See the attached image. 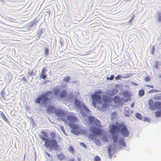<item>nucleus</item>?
<instances>
[{"label":"nucleus","instance_id":"f257e3e1","mask_svg":"<svg viewBox=\"0 0 161 161\" xmlns=\"http://www.w3.org/2000/svg\"><path fill=\"white\" fill-rule=\"evenodd\" d=\"M41 133L43 136H41L42 139L45 141L44 145L47 148H50L51 149L53 148L55 150H57L59 148V145L55 138L56 137V134L54 132H51L50 133V135L51 139H49L46 138L48 136L46 132L44 131H41Z\"/></svg>","mask_w":161,"mask_h":161},{"label":"nucleus","instance_id":"f03ea898","mask_svg":"<svg viewBox=\"0 0 161 161\" xmlns=\"http://www.w3.org/2000/svg\"><path fill=\"white\" fill-rule=\"evenodd\" d=\"M118 125V126L115 125H112L110 130V132L112 134V138L114 143L116 142L117 141V136L114 135L116 131L117 132L120 131L122 135L125 137L128 136L129 134V132L127 126L123 124H120Z\"/></svg>","mask_w":161,"mask_h":161},{"label":"nucleus","instance_id":"7ed1b4c3","mask_svg":"<svg viewBox=\"0 0 161 161\" xmlns=\"http://www.w3.org/2000/svg\"><path fill=\"white\" fill-rule=\"evenodd\" d=\"M148 104L150 108L152 110H154L156 108L157 109L160 110L155 112L156 117H161V102L155 101L153 103V101L152 99H150L148 101Z\"/></svg>","mask_w":161,"mask_h":161},{"label":"nucleus","instance_id":"20e7f679","mask_svg":"<svg viewBox=\"0 0 161 161\" xmlns=\"http://www.w3.org/2000/svg\"><path fill=\"white\" fill-rule=\"evenodd\" d=\"M52 92L50 91H47L45 93L42 94L40 97L37 98L36 100V102L37 103H40L42 101V104L45 106L46 104V103L49 101V99L48 96L51 95Z\"/></svg>","mask_w":161,"mask_h":161},{"label":"nucleus","instance_id":"39448f33","mask_svg":"<svg viewBox=\"0 0 161 161\" xmlns=\"http://www.w3.org/2000/svg\"><path fill=\"white\" fill-rule=\"evenodd\" d=\"M72 129V132L75 135L80 134L81 135H85L86 134V130L84 129H80L79 127L77 125L71 123L69 125Z\"/></svg>","mask_w":161,"mask_h":161},{"label":"nucleus","instance_id":"423d86ee","mask_svg":"<svg viewBox=\"0 0 161 161\" xmlns=\"http://www.w3.org/2000/svg\"><path fill=\"white\" fill-rule=\"evenodd\" d=\"M54 112L56 116L60 117L62 120L65 121L66 119L64 118L66 114L65 112L60 108H57L55 110Z\"/></svg>","mask_w":161,"mask_h":161},{"label":"nucleus","instance_id":"0eeeda50","mask_svg":"<svg viewBox=\"0 0 161 161\" xmlns=\"http://www.w3.org/2000/svg\"><path fill=\"white\" fill-rule=\"evenodd\" d=\"M102 92L100 91L95 92L94 94H93L91 96V98L93 101H95L99 103H101V97L99 94L102 93Z\"/></svg>","mask_w":161,"mask_h":161},{"label":"nucleus","instance_id":"6e6552de","mask_svg":"<svg viewBox=\"0 0 161 161\" xmlns=\"http://www.w3.org/2000/svg\"><path fill=\"white\" fill-rule=\"evenodd\" d=\"M75 104L76 107L78 108H80L82 107L83 108L84 111L86 112L89 113L90 110L88 109L83 103H81L78 101L76 99L75 100Z\"/></svg>","mask_w":161,"mask_h":161},{"label":"nucleus","instance_id":"1a4fd4ad","mask_svg":"<svg viewBox=\"0 0 161 161\" xmlns=\"http://www.w3.org/2000/svg\"><path fill=\"white\" fill-rule=\"evenodd\" d=\"M88 121L91 123H94L98 128L101 127V125L100 124V122L99 120L97 119H95L94 117L92 116L89 117Z\"/></svg>","mask_w":161,"mask_h":161},{"label":"nucleus","instance_id":"9d476101","mask_svg":"<svg viewBox=\"0 0 161 161\" xmlns=\"http://www.w3.org/2000/svg\"><path fill=\"white\" fill-rule=\"evenodd\" d=\"M123 95L124 97L127 98L126 99H125L123 98V102H127L131 100L130 97L131 95V94L130 92L127 90L125 91L123 93Z\"/></svg>","mask_w":161,"mask_h":161},{"label":"nucleus","instance_id":"9b49d317","mask_svg":"<svg viewBox=\"0 0 161 161\" xmlns=\"http://www.w3.org/2000/svg\"><path fill=\"white\" fill-rule=\"evenodd\" d=\"M66 119L65 121H63L64 122H67L68 120H69L70 122H75L77 120L76 118L75 117L73 114H70L68 116L65 115L64 117Z\"/></svg>","mask_w":161,"mask_h":161},{"label":"nucleus","instance_id":"f8f14e48","mask_svg":"<svg viewBox=\"0 0 161 161\" xmlns=\"http://www.w3.org/2000/svg\"><path fill=\"white\" fill-rule=\"evenodd\" d=\"M91 130L92 133L96 135H99L101 133L102 130L99 128L92 126L91 127Z\"/></svg>","mask_w":161,"mask_h":161},{"label":"nucleus","instance_id":"ddd939ff","mask_svg":"<svg viewBox=\"0 0 161 161\" xmlns=\"http://www.w3.org/2000/svg\"><path fill=\"white\" fill-rule=\"evenodd\" d=\"M103 101L105 103L103 104L102 108H105L109 106L108 103H109V99L106 97H103Z\"/></svg>","mask_w":161,"mask_h":161},{"label":"nucleus","instance_id":"4468645a","mask_svg":"<svg viewBox=\"0 0 161 161\" xmlns=\"http://www.w3.org/2000/svg\"><path fill=\"white\" fill-rule=\"evenodd\" d=\"M46 72V69L44 68H43L41 72L42 74L40 75V77L42 79H44L46 78V76L45 75Z\"/></svg>","mask_w":161,"mask_h":161},{"label":"nucleus","instance_id":"2eb2a0df","mask_svg":"<svg viewBox=\"0 0 161 161\" xmlns=\"http://www.w3.org/2000/svg\"><path fill=\"white\" fill-rule=\"evenodd\" d=\"M123 98L120 99V97L118 96H115L114 99V101L116 103H119L121 100H123Z\"/></svg>","mask_w":161,"mask_h":161},{"label":"nucleus","instance_id":"dca6fc26","mask_svg":"<svg viewBox=\"0 0 161 161\" xmlns=\"http://www.w3.org/2000/svg\"><path fill=\"white\" fill-rule=\"evenodd\" d=\"M55 109V108L53 106H50L47 109V112L48 113H53L54 112Z\"/></svg>","mask_w":161,"mask_h":161},{"label":"nucleus","instance_id":"f3484780","mask_svg":"<svg viewBox=\"0 0 161 161\" xmlns=\"http://www.w3.org/2000/svg\"><path fill=\"white\" fill-rule=\"evenodd\" d=\"M66 95V91L65 90H63L60 92L59 96L60 97L64 98L65 97Z\"/></svg>","mask_w":161,"mask_h":161},{"label":"nucleus","instance_id":"a211bd4d","mask_svg":"<svg viewBox=\"0 0 161 161\" xmlns=\"http://www.w3.org/2000/svg\"><path fill=\"white\" fill-rule=\"evenodd\" d=\"M119 143L120 145L124 147H125L126 146V144L124 142V140L122 139H119Z\"/></svg>","mask_w":161,"mask_h":161},{"label":"nucleus","instance_id":"6ab92c4d","mask_svg":"<svg viewBox=\"0 0 161 161\" xmlns=\"http://www.w3.org/2000/svg\"><path fill=\"white\" fill-rule=\"evenodd\" d=\"M118 92V90L116 89H114L110 92V94L112 95L116 94Z\"/></svg>","mask_w":161,"mask_h":161},{"label":"nucleus","instance_id":"aec40b11","mask_svg":"<svg viewBox=\"0 0 161 161\" xmlns=\"http://www.w3.org/2000/svg\"><path fill=\"white\" fill-rule=\"evenodd\" d=\"M70 77L69 75L65 76L63 80L65 82H68L70 80Z\"/></svg>","mask_w":161,"mask_h":161},{"label":"nucleus","instance_id":"412c9836","mask_svg":"<svg viewBox=\"0 0 161 161\" xmlns=\"http://www.w3.org/2000/svg\"><path fill=\"white\" fill-rule=\"evenodd\" d=\"M0 114H1V115L2 116V118L5 121H6L7 120V119L5 115L4 114L3 112L0 111Z\"/></svg>","mask_w":161,"mask_h":161},{"label":"nucleus","instance_id":"4be33fe9","mask_svg":"<svg viewBox=\"0 0 161 161\" xmlns=\"http://www.w3.org/2000/svg\"><path fill=\"white\" fill-rule=\"evenodd\" d=\"M155 68L157 69H159L160 67V64L159 62L158 61H156L155 62Z\"/></svg>","mask_w":161,"mask_h":161},{"label":"nucleus","instance_id":"5701e85b","mask_svg":"<svg viewBox=\"0 0 161 161\" xmlns=\"http://www.w3.org/2000/svg\"><path fill=\"white\" fill-rule=\"evenodd\" d=\"M144 94V92L143 90H140L138 92V95L142 97Z\"/></svg>","mask_w":161,"mask_h":161},{"label":"nucleus","instance_id":"b1692460","mask_svg":"<svg viewBox=\"0 0 161 161\" xmlns=\"http://www.w3.org/2000/svg\"><path fill=\"white\" fill-rule=\"evenodd\" d=\"M101 160V158L100 157L98 156H96L93 160V161H100Z\"/></svg>","mask_w":161,"mask_h":161},{"label":"nucleus","instance_id":"393cba45","mask_svg":"<svg viewBox=\"0 0 161 161\" xmlns=\"http://www.w3.org/2000/svg\"><path fill=\"white\" fill-rule=\"evenodd\" d=\"M59 90L58 89H55L54 90V94L55 95H57L59 92Z\"/></svg>","mask_w":161,"mask_h":161},{"label":"nucleus","instance_id":"a878e982","mask_svg":"<svg viewBox=\"0 0 161 161\" xmlns=\"http://www.w3.org/2000/svg\"><path fill=\"white\" fill-rule=\"evenodd\" d=\"M136 118L139 119H142V117L141 115L139 113H137L136 114Z\"/></svg>","mask_w":161,"mask_h":161},{"label":"nucleus","instance_id":"bb28decb","mask_svg":"<svg viewBox=\"0 0 161 161\" xmlns=\"http://www.w3.org/2000/svg\"><path fill=\"white\" fill-rule=\"evenodd\" d=\"M69 151L71 152L72 154L74 153V149L72 146H70L69 148Z\"/></svg>","mask_w":161,"mask_h":161},{"label":"nucleus","instance_id":"cd10ccee","mask_svg":"<svg viewBox=\"0 0 161 161\" xmlns=\"http://www.w3.org/2000/svg\"><path fill=\"white\" fill-rule=\"evenodd\" d=\"M58 157L60 160H62L64 157V156L62 154H59Z\"/></svg>","mask_w":161,"mask_h":161},{"label":"nucleus","instance_id":"c85d7f7f","mask_svg":"<svg viewBox=\"0 0 161 161\" xmlns=\"http://www.w3.org/2000/svg\"><path fill=\"white\" fill-rule=\"evenodd\" d=\"M158 92V91L157 90H151L149 91L148 93H150L153 92Z\"/></svg>","mask_w":161,"mask_h":161},{"label":"nucleus","instance_id":"c756f323","mask_svg":"<svg viewBox=\"0 0 161 161\" xmlns=\"http://www.w3.org/2000/svg\"><path fill=\"white\" fill-rule=\"evenodd\" d=\"M48 53V50L47 48H46L44 50V53L46 55H47Z\"/></svg>","mask_w":161,"mask_h":161},{"label":"nucleus","instance_id":"7c9ffc66","mask_svg":"<svg viewBox=\"0 0 161 161\" xmlns=\"http://www.w3.org/2000/svg\"><path fill=\"white\" fill-rule=\"evenodd\" d=\"M145 80L147 82H149L150 80V78L148 77H147L145 79Z\"/></svg>","mask_w":161,"mask_h":161},{"label":"nucleus","instance_id":"2f4dec72","mask_svg":"<svg viewBox=\"0 0 161 161\" xmlns=\"http://www.w3.org/2000/svg\"><path fill=\"white\" fill-rule=\"evenodd\" d=\"M103 140L105 142H107L108 141V139L107 137L104 136L103 138Z\"/></svg>","mask_w":161,"mask_h":161},{"label":"nucleus","instance_id":"473e14b6","mask_svg":"<svg viewBox=\"0 0 161 161\" xmlns=\"http://www.w3.org/2000/svg\"><path fill=\"white\" fill-rule=\"evenodd\" d=\"M121 76L120 75H118L115 78V79L116 80H119L120 79V78H121Z\"/></svg>","mask_w":161,"mask_h":161},{"label":"nucleus","instance_id":"72a5a7b5","mask_svg":"<svg viewBox=\"0 0 161 161\" xmlns=\"http://www.w3.org/2000/svg\"><path fill=\"white\" fill-rule=\"evenodd\" d=\"M114 78V76L113 75H112L110 76L109 78L108 79L110 80H113Z\"/></svg>","mask_w":161,"mask_h":161},{"label":"nucleus","instance_id":"f704fd0d","mask_svg":"<svg viewBox=\"0 0 161 161\" xmlns=\"http://www.w3.org/2000/svg\"><path fill=\"white\" fill-rule=\"evenodd\" d=\"M80 145L84 147V148L86 147V146L84 143L82 142H80Z\"/></svg>","mask_w":161,"mask_h":161},{"label":"nucleus","instance_id":"c9c22d12","mask_svg":"<svg viewBox=\"0 0 161 161\" xmlns=\"http://www.w3.org/2000/svg\"><path fill=\"white\" fill-rule=\"evenodd\" d=\"M95 101H93L92 102V104L93 106L95 107H96L97 105H96V102Z\"/></svg>","mask_w":161,"mask_h":161},{"label":"nucleus","instance_id":"e433bc0d","mask_svg":"<svg viewBox=\"0 0 161 161\" xmlns=\"http://www.w3.org/2000/svg\"><path fill=\"white\" fill-rule=\"evenodd\" d=\"M158 19L159 21H161V14H160L158 15Z\"/></svg>","mask_w":161,"mask_h":161},{"label":"nucleus","instance_id":"4c0bfd02","mask_svg":"<svg viewBox=\"0 0 161 161\" xmlns=\"http://www.w3.org/2000/svg\"><path fill=\"white\" fill-rule=\"evenodd\" d=\"M112 147V146H111L109 147V148H108V151L109 153H111V150L110 148Z\"/></svg>","mask_w":161,"mask_h":161},{"label":"nucleus","instance_id":"58836bf2","mask_svg":"<svg viewBox=\"0 0 161 161\" xmlns=\"http://www.w3.org/2000/svg\"><path fill=\"white\" fill-rule=\"evenodd\" d=\"M146 86L149 87L150 88H153V87L152 86L150 85H147Z\"/></svg>","mask_w":161,"mask_h":161},{"label":"nucleus","instance_id":"ea45409f","mask_svg":"<svg viewBox=\"0 0 161 161\" xmlns=\"http://www.w3.org/2000/svg\"><path fill=\"white\" fill-rule=\"evenodd\" d=\"M130 106L132 108H133L134 107V103H132L131 105H130Z\"/></svg>","mask_w":161,"mask_h":161},{"label":"nucleus","instance_id":"a19ab883","mask_svg":"<svg viewBox=\"0 0 161 161\" xmlns=\"http://www.w3.org/2000/svg\"><path fill=\"white\" fill-rule=\"evenodd\" d=\"M47 154L48 156V157H50L51 156L50 155L49 153H47Z\"/></svg>","mask_w":161,"mask_h":161},{"label":"nucleus","instance_id":"79ce46f5","mask_svg":"<svg viewBox=\"0 0 161 161\" xmlns=\"http://www.w3.org/2000/svg\"><path fill=\"white\" fill-rule=\"evenodd\" d=\"M159 77L161 79V75L159 76Z\"/></svg>","mask_w":161,"mask_h":161},{"label":"nucleus","instance_id":"37998d69","mask_svg":"<svg viewBox=\"0 0 161 161\" xmlns=\"http://www.w3.org/2000/svg\"><path fill=\"white\" fill-rule=\"evenodd\" d=\"M71 161H74V160L73 159H72L71 160Z\"/></svg>","mask_w":161,"mask_h":161},{"label":"nucleus","instance_id":"c03bdc74","mask_svg":"<svg viewBox=\"0 0 161 161\" xmlns=\"http://www.w3.org/2000/svg\"><path fill=\"white\" fill-rule=\"evenodd\" d=\"M64 130V131H65V130Z\"/></svg>","mask_w":161,"mask_h":161}]
</instances>
